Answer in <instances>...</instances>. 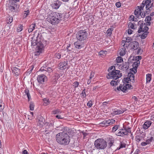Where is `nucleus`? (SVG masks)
I'll return each instance as SVG.
<instances>
[{
  "mask_svg": "<svg viewBox=\"0 0 154 154\" xmlns=\"http://www.w3.org/2000/svg\"><path fill=\"white\" fill-rule=\"evenodd\" d=\"M29 10L24 11L23 12V18H25L28 15H29Z\"/></svg>",
  "mask_w": 154,
  "mask_h": 154,
  "instance_id": "obj_33",
  "label": "nucleus"
},
{
  "mask_svg": "<svg viewBox=\"0 0 154 154\" xmlns=\"http://www.w3.org/2000/svg\"><path fill=\"white\" fill-rule=\"evenodd\" d=\"M43 101L45 104H47L49 103V99L46 98H44L43 99Z\"/></svg>",
  "mask_w": 154,
  "mask_h": 154,
  "instance_id": "obj_59",
  "label": "nucleus"
},
{
  "mask_svg": "<svg viewBox=\"0 0 154 154\" xmlns=\"http://www.w3.org/2000/svg\"><path fill=\"white\" fill-rule=\"evenodd\" d=\"M23 26L22 25H20L17 28V32H21L23 30Z\"/></svg>",
  "mask_w": 154,
  "mask_h": 154,
  "instance_id": "obj_44",
  "label": "nucleus"
},
{
  "mask_svg": "<svg viewBox=\"0 0 154 154\" xmlns=\"http://www.w3.org/2000/svg\"><path fill=\"white\" fill-rule=\"evenodd\" d=\"M52 112L54 114H59L60 112L61 113V112H60L59 110L58 109L54 110Z\"/></svg>",
  "mask_w": 154,
  "mask_h": 154,
  "instance_id": "obj_57",
  "label": "nucleus"
},
{
  "mask_svg": "<svg viewBox=\"0 0 154 154\" xmlns=\"http://www.w3.org/2000/svg\"><path fill=\"white\" fill-rule=\"evenodd\" d=\"M47 67H45L44 66L42 67L40 69V71H41L42 72H43L45 74H46V71Z\"/></svg>",
  "mask_w": 154,
  "mask_h": 154,
  "instance_id": "obj_36",
  "label": "nucleus"
},
{
  "mask_svg": "<svg viewBox=\"0 0 154 154\" xmlns=\"http://www.w3.org/2000/svg\"><path fill=\"white\" fill-rule=\"evenodd\" d=\"M45 122V120L42 117H40L38 119V123L42 125L44 124Z\"/></svg>",
  "mask_w": 154,
  "mask_h": 154,
  "instance_id": "obj_24",
  "label": "nucleus"
},
{
  "mask_svg": "<svg viewBox=\"0 0 154 154\" xmlns=\"http://www.w3.org/2000/svg\"><path fill=\"white\" fill-rule=\"evenodd\" d=\"M19 66H17V67H14L12 68V71L14 73L15 75L17 76L19 75L20 73Z\"/></svg>",
  "mask_w": 154,
  "mask_h": 154,
  "instance_id": "obj_14",
  "label": "nucleus"
},
{
  "mask_svg": "<svg viewBox=\"0 0 154 154\" xmlns=\"http://www.w3.org/2000/svg\"><path fill=\"white\" fill-rule=\"evenodd\" d=\"M141 57L140 56H138L134 57L133 60H135L136 61H137L138 60L139 61V60H141Z\"/></svg>",
  "mask_w": 154,
  "mask_h": 154,
  "instance_id": "obj_39",
  "label": "nucleus"
},
{
  "mask_svg": "<svg viewBox=\"0 0 154 154\" xmlns=\"http://www.w3.org/2000/svg\"><path fill=\"white\" fill-rule=\"evenodd\" d=\"M61 130L63 131V132L60 133H65L66 134H68L69 130V128L66 127H63Z\"/></svg>",
  "mask_w": 154,
  "mask_h": 154,
  "instance_id": "obj_20",
  "label": "nucleus"
},
{
  "mask_svg": "<svg viewBox=\"0 0 154 154\" xmlns=\"http://www.w3.org/2000/svg\"><path fill=\"white\" fill-rule=\"evenodd\" d=\"M85 89H84L82 91V93L81 94V95L82 96L83 98L85 97L86 95V93L85 91Z\"/></svg>",
  "mask_w": 154,
  "mask_h": 154,
  "instance_id": "obj_55",
  "label": "nucleus"
},
{
  "mask_svg": "<svg viewBox=\"0 0 154 154\" xmlns=\"http://www.w3.org/2000/svg\"><path fill=\"white\" fill-rule=\"evenodd\" d=\"M52 71V69L50 67H47V71H46V74H47V72H48V73H50Z\"/></svg>",
  "mask_w": 154,
  "mask_h": 154,
  "instance_id": "obj_61",
  "label": "nucleus"
},
{
  "mask_svg": "<svg viewBox=\"0 0 154 154\" xmlns=\"http://www.w3.org/2000/svg\"><path fill=\"white\" fill-rule=\"evenodd\" d=\"M133 45L132 48L134 50L137 49L139 46V43L136 41L133 42L132 43Z\"/></svg>",
  "mask_w": 154,
  "mask_h": 154,
  "instance_id": "obj_19",
  "label": "nucleus"
},
{
  "mask_svg": "<svg viewBox=\"0 0 154 154\" xmlns=\"http://www.w3.org/2000/svg\"><path fill=\"white\" fill-rule=\"evenodd\" d=\"M151 20V17L149 16H146L145 19V21H150Z\"/></svg>",
  "mask_w": 154,
  "mask_h": 154,
  "instance_id": "obj_58",
  "label": "nucleus"
},
{
  "mask_svg": "<svg viewBox=\"0 0 154 154\" xmlns=\"http://www.w3.org/2000/svg\"><path fill=\"white\" fill-rule=\"evenodd\" d=\"M125 130V131L127 132V135L128 134V133H131V128H126Z\"/></svg>",
  "mask_w": 154,
  "mask_h": 154,
  "instance_id": "obj_63",
  "label": "nucleus"
},
{
  "mask_svg": "<svg viewBox=\"0 0 154 154\" xmlns=\"http://www.w3.org/2000/svg\"><path fill=\"white\" fill-rule=\"evenodd\" d=\"M37 79L38 82L42 84L47 80V78L45 75L41 74L38 75Z\"/></svg>",
  "mask_w": 154,
  "mask_h": 154,
  "instance_id": "obj_8",
  "label": "nucleus"
},
{
  "mask_svg": "<svg viewBox=\"0 0 154 154\" xmlns=\"http://www.w3.org/2000/svg\"><path fill=\"white\" fill-rule=\"evenodd\" d=\"M87 106L89 107H91L92 105V102L91 100L89 101L87 103Z\"/></svg>",
  "mask_w": 154,
  "mask_h": 154,
  "instance_id": "obj_54",
  "label": "nucleus"
},
{
  "mask_svg": "<svg viewBox=\"0 0 154 154\" xmlns=\"http://www.w3.org/2000/svg\"><path fill=\"white\" fill-rule=\"evenodd\" d=\"M128 76L129 78H130V81L132 80V82H134V76L133 74L132 73H128Z\"/></svg>",
  "mask_w": 154,
  "mask_h": 154,
  "instance_id": "obj_23",
  "label": "nucleus"
},
{
  "mask_svg": "<svg viewBox=\"0 0 154 154\" xmlns=\"http://www.w3.org/2000/svg\"><path fill=\"white\" fill-rule=\"evenodd\" d=\"M126 145L125 143H122V142H120V145L119 147H118L117 149L119 150L121 148H125V147Z\"/></svg>",
  "mask_w": 154,
  "mask_h": 154,
  "instance_id": "obj_37",
  "label": "nucleus"
},
{
  "mask_svg": "<svg viewBox=\"0 0 154 154\" xmlns=\"http://www.w3.org/2000/svg\"><path fill=\"white\" fill-rule=\"evenodd\" d=\"M68 62L67 61H64L60 62L59 64V67L60 69H64L66 68L68 69L69 67L68 66Z\"/></svg>",
  "mask_w": 154,
  "mask_h": 154,
  "instance_id": "obj_10",
  "label": "nucleus"
},
{
  "mask_svg": "<svg viewBox=\"0 0 154 154\" xmlns=\"http://www.w3.org/2000/svg\"><path fill=\"white\" fill-rule=\"evenodd\" d=\"M24 93H25V95H27L29 100L31 99V97L29 93V90L27 89H25L24 91Z\"/></svg>",
  "mask_w": 154,
  "mask_h": 154,
  "instance_id": "obj_29",
  "label": "nucleus"
},
{
  "mask_svg": "<svg viewBox=\"0 0 154 154\" xmlns=\"http://www.w3.org/2000/svg\"><path fill=\"white\" fill-rule=\"evenodd\" d=\"M143 21L140 20V21H139L138 22V26H139L140 27L142 25H143V24H144V23H143Z\"/></svg>",
  "mask_w": 154,
  "mask_h": 154,
  "instance_id": "obj_60",
  "label": "nucleus"
},
{
  "mask_svg": "<svg viewBox=\"0 0 154 154\" xmlns=\"http://www.w3.org/2000/svg\"><path fill=\"white\" fill-rule=\"evenodd\" d=\"M126 51V48L124 47L120 49V52H119L120 55L121 56H123L125 54Z\"/></svg>",
  "mask_w": 154,
  "mask_h": 154,
  "instance_id": "obj_22",
  "label": "nucleus"
},
{
  "mask_svg": "<svg viewBox=\"0 0 154 154\" xmlns=\"http://www.w3.org/2000/svg\"><path fill=\"white\" fill-rule=\"evenodd\" d=\"M152 124V122L149 121H146L143 125V128L144 129H146L149 128Z\"/></svg>",
  "mask_w": 154,
  "mask_h": 154,
  "instance_id": "obj_18",
  "label": "nucleus"
},
{
  "mask_svg": "<svg viewBox=\"0 0 154 154\" xmlns=\"http://www.w3.org/2000/svg\"><path fill=\"white\" fill-rule=\"evenodd\" d=\"M119 126L118 125H116L114 126L112 128L113 132H115L119 128Z\"/></svg>",
  "mask_w": 154,
  "mask_h": 154,
  "instance_id": "obj_49",
  "label": "nucleus"
},
{
  "mask_svg": "<svg viewBox=\"0 0 154 154\" xmlns=\"http://www.w3.org/2000/svg\"><path fill=\"white\" fill-rule=\"evenodd\" d=\"M48 128H49L50 129V130H46L45 131H48L49 132H50L51 131V129H52L53 128V124L52 123H50L48 125Z\"/></svg>",
  "mask_w": 154,
  "mask_h": 154,
  "instance_id": "obj_41",
  "label": "nucleus"
},
{
  "mask_svg": "<svg viewBox=\"0 0 154 154\" xmlns=\"http://www.w3.org/2000/svg\"><path fill=\"white\" fill-rule=\"evenodd\" d=\"M55 57L58 59H59L61 57V54L58 53H57L55 55Z\"/></svg>",
  "mask_w": 154,
  "mask_h": 154,
  "instance_id": "obj_53",
  "label": "nucleus"
},
{
  "mask_svg": "<svg viewBox=\"0 0 154 154\" xmlns=\"http://www.w3.org/2000/svg\"><path fill=\"white\" fill-rule=\"evenodd\" d=\"M118 131L117 134L118 136H124L127 135V132L125 129H120Z\"/></svg>",
  "mask_w": 154,
  "mask_h": 154,
  "instance_id": "obj_15",
  "label": "nucleus"
},
{
  "mask_svg": "<svg viewBox=\"0 0 154 154\" xmlns=\"http://www.w3.org/2000/svg\"><path fill=\"white\" fill-rule=\"evenodd\" d=\"M42 51L38 49V50L35 53V55L36 56L40 54V53L42 52Z\"/></svg>",
  "mask_w": 154,
  "mask_h": 154,
  "instance_id": "obj_64",
  "label": "nucleus"
},
{
  "mask_svg": "<svg viewBox=\"0 0 154 154\" xmlns=\"http://www.w3.org/2000/svg\"><path fill=\"white\" fill-rule=\"evenodd\" d=\"M145 0L143 1L142 3L141 4L140 6H138V8L141 10V11L143 10V8L146 5L145 3Z\"/></svg>",
  "mask_w": 154,
  "mask_h": 154,
  "instance_id": "obj_31",
  "label": "nucleus"
},
{
  "mask_svg": "<svg viewBox=\"0 0 154 154\" xmlns=\"http://www.w3.org/2000/svg\"><path fill=\"white\" fill-rule=\"evenodd\" d=\"M38 47V49H39L40 51L41 50L42 51L43 48L44 47V45L41 42H38L37 44Z\"/></svg>",
  "mask_w": 154,
  "mask_h": 154,
  "instance_id": "obj_26",
  "label": "nucleus"
},
{
  "mask_svg": "<svg viewBox=\"0 0 154 154\" xmlns=\"http://www.w3.org/2000/svg\"><path fill=\"white\" fill-rule=\"evenodd\" d=\"M149 32H144V33H143L141 36L140 38L141 39H144L146 37L148 33Z\"/></svg>",
  "mask_w": 154,
  "mask_h": 154,
  "instance_id": "obj_35",
  "label": "nucleus"
},
{
  "mask_svg": "<svg viewBox=\"0 0 154 154\" xmlns=\"http://www.w3.org/2000/svg\"><path fill=\"white\" fill-rule=\"evenodd\" d=\"M35 24H32L31 25L28 29V32L29 33L31 32L35 29Z\"/></svg>",
  "mask_w": 154,
  "mask_h": 154,
  "instance_id": "obj_25",
  "label": "nucleus"
},
{
  "mask_svg": "<svg viewBox=\"0 0 154 154\" xmlns=\"http://www.w3.org/2000/svg\"><path fill=\"white\" fill-rule=\"evenodd\" d=\"M115 122V121L114 119H111V120H108V123L109 125H111L112 124H114Z\"/></svg>",
  "mask_w": 154,
  "mask_h": 154,
  "instance_id": "obj_46",
  "label": "nucleus"
},
{
  "mask_svg": "<svg viewBox=\"0 0 154 154\" xmlns=\"http://www.w3.org/2000/svg\"><path fill=\"white\" fill-rule=\"evenodd\" d=\"M61 3V2L59 0L55 1L51 4V6L53 8L57 9L59 8Z\"/></svg>",
  "mask_w": 154,
  "mask_h": 154,
  "instance_id": "obj_11",
  "label": "nucleus"
},
{
  "mask_svg": "<svg viewBox=\"0 0 154 154\" xmlns=\"http://www.w3.org/2000/svg\"><path fill=\"white\" fill-rule=\"evenodd\" d=\"M34 39V40H31V42L32 45L34 46L38 44V43H37L38 41L37 40L35 39V36L33 37L32 38V40L33 39Z\"/></svg>",
  "mask_w": 154,
  "mask_h": 154,
  "instance_id": "obj_27",
  "label": "nucleus"
},
{
  "mask_svg": "<svg viewBox=\"0 0 154 154\" xmlns=\"http://www.w3.org/2000/svg\"><path fill=\"white\" fill-rule=\"evenodd\" d=\"M95 148L97 149H103L107 146V142L103 139L99 138L95 140L94 143Z\"/></svg>",
  "mask_w": 154,
  "mask_h": 154,
  "instance_id": "obj_4",
  "label": "nucleus"
},
{
  "mask_svg": "<svg viewBox=\"0 0 154 154\" xmlns=\"http://www.w3.org/2000/svg\"><path fill=\"white\" fill-rule=\"evenodd\" d=\"M141 10L138 8L135 10L134 11V14L138 18V17L139 16Z\"/></svg>",
  "mask_w": 154,
  "mask_h": 154,
  "instance_id": "obj_30",
  "label": "nucleus"
},
{
  "mask_svg": "<svg viewBox=\"0 0 154 154\" xmlns=\"http://www.w3.org/2000/svg\"><path fill=\"white\" fill-rule=\"evenodd\" d=\"M132 40V38L131 37H128L126 38L125 43H129Z\"/></svg>",
  "mask_w": 154,
  "mask_h": 154,
  "instance_id": "obj_47",
  "label": "nucleus"
},
{
  "mask_svg": "<svg viewBox=\"0 0 154 154\" xmlns=\"http://www.w3.org/2000/svg\"><path fill=\"white\" fill-rule=\"evenodd\" d=\"M146 5V13L149 14L151 11H152V8L153 6V3L151 2V0H146L145 1Z\"/></svg>",
  "mask_w": 154,
  "mask_h": 154,
  "instance_id": "obj_7",
  "label": "nucleus"
},
{
  "mask_svg": "<svg viewBox=\"0 0 154 154\" xmlns=\"http://www.w3.org/2000/svg\"><path fill=\"white\" fill-rule=\"evenodd\" d=\"M108 146H109V148L111 147L113 145L114 142V140H112V139H110L108 140Z\"/></svg>",
  "mask_w": 154,
  "mask_h": 154,
  "instance_id": "obj_32",
  "label": "nucleus"
},
{
  "mask_svg": "<svg viewBox=\"0 0 154 154\" xmlns=\"http://www.w3.org/2000/svg\"><path fill=\"white\" fill-rule=\"evenodd\" d=\"M123 85L121 84L120 85L119 87H118L117 88V90L119 91L121 90L123 92H125L127 90V88L126 87V85L125 86L124 85Z\"/></svg>",
  "mask_w": 154,
  "mask_h": 154,
  "instance_id": "obj_17",
  "label": "nucleus"
},
{
  "mask_svg": "<svg viewBox=\"0 0 154 154\" xmlns=\"http://www.w3.org/2000/svg\"><path fill=\"white\" fill-rule=\"evenodd\" d=\"M34 105L33 103H31L29 106L30 109L33 111L34 109Z\"/></svg>",
  "mask_w": 154,
  "mask_h": 154,
  "instance_id": "obj_50",
  "label": "nucleus"
},
{
  "mask_svg": "<svg viewBox=\"0 0 154 154\" xmlns=\"http://www.w3.org/2000/svg\"><path fill=\"white\" fill-rule=\"evenodd\" d=\"M116 61L118 63H121L123 61V58L121 57H118L116 59Z\"/></svg>",
  "mask_w": 154,
  "mask_h": 154,
  "instance_id": "obj_38",
  "label": "nucleus"
},
{
  "mask_svg": "<svg viewBox=\"0 0 154 154\" xmlns=\"http://www.w3.org/2000/svg\"><path fill=\"white\" fill-rule=\"evenodd\" d=\"M106 52V51H101L99 52V55L101 56L102 55H103V54H105V53Z\"/></svg>",
  "mask_w": 154,
  "mask_h": 154,
  "instance_id": "obj_56",
  "label": "nucleus"
},
{
  "mask_svg": "<svg viewBox=\"0 0 154 154\" xmlns=\"http://www.w3.org/2000/svg\"><path fill=\"white\" fill-rule=\"evenodd\" d=\"M126 110V109H125L124 110H120L119 109L115 110V109H114V110L113 111V112L112 113L113 115L122 114Z\"/></svg>",
  "mask_w": 154,
  "mask_h": 154,
  "instance_id": "obj_16",
  "label": "nucleus"
},
{
  "mask_svg": "<svg viewBox=\"0 0 154 154\" xmlns=\"http://www.w3.org/2000/svg\"><path fill=\"white\" fill-rule=\"evenodd\" d=\"M140 15L141 16V17L144 18L145 16V13L144 12H142L140 11Z\"/></svg>",
  "mask_w": 154,
  "mask_h": 154,
  "instance_id": "obj_62",
  "label": "nucleus"
},
{
  "mask_svg": "<svg viewBox=\"0 0 154 154\" xmlns=\"http://www.w3.org/2000/svg\"><path fill=\"white\" fill-rule=\"evenodd\" d=\"M148 27L146 26L145 23H144L143 25H142L139 28L138 32V33H140L141 32H148Z\"/></svg>",
  "mask_w": 154,
  "mask_h": 154,
  "instance_id": "obj_9",
  "label": "nucleus"
},
{
  "mask_svg": "<svg viewBox=\"0 0 154 154\" xmlns=\"http://www.w3.org/2000/svg\"><path fill=\"white\" fill-rule=\"evenodd\" d=\"M112 30L111 28H109L108 29L106 32L107 34L109 36H111L112 34Z\"/></svg>",
  "mask_w": 154,
  "mask_h": 154,
  "instance_id": "obj_42",
  "label": "nucleus"
},
{
  "mask_svg": "<svg viewBox=\"0 0 154 154\" xmlns=\"http://www.w3.org/2000/svg\"><path fill=\"white\" fill-rule=\"evenodd\" d=\"M119 82L118 81V80H117V81H116L114 80H112L110 83V84L112 86H114V85H117V82Z\"/></svg>",
  "mask_w": 154,
  "mask_h": 154,
  "instance_id": "obj_43",
  "label": "nucleus"
},
{
  "mask_svg": "<svg viewBox=\"0 0 154 154\" xmlns=\"http://www.w3.org/2000/svg\"><path fill=\"white\" fill-rule=\"evenodd\" d=\"M56 138L58 143L64 146L69 144L70 140V137L68 134L58 133Z\"/></svg>",
  "mask_w": 154,
  "mask_h": 154,
  "instance_id": "obj_2",
  "label": "nucleus"
},
{
  "mask_svg": "<svg viewBox=\"0 0 154 154\" xmlns=\"http://www.w3.org/2000/svg\"><path fill=\"white\" fill-rule=\"evenodd\" d=\"M135 140L138 142H139L142 139L140 136L139 135H137L135 137Z\"/></svg>",
  "mask_w": 154,
  "mask_h": 154,
  "instance_id": "obj_51",
  "label": "nucleus"
},
{
  "mask_svg": "<svg viewBox=\"0 0 154 154\" xmlns=\"http://www.w3.org/2000/svg\"><path fill=\"white\" fill-rule=\"evenodd\" d=\"M20 0H9L8 7L9 9L12 12H17L19 7L17 3Z\"/></svg>",
  "mask_w": 154,
  "mask_h": 154,
  "instance_id": "obj_5",
  "label": "nucleus"
},
{
  "mask_svg": "<svg viewBox=\"0 0 154 154\" xmlns=\"http://www.w3.org/2000/svg\"><path fill=\"white\" fill-rule=\"evenodd\" d=\"M140 64V61L138 60L137 61L135 62L133 64L132 66L133 67V69H134V70L133 71L132 70V71H133L134 73H135L137 72V68L138 66Z\"/></svg>",
  "mask_w": 154,
  "mask_h": 154,
  "instance_id": "obj_13",
  "label": "nucleus"
},
{
  "mask_svg": "<svg viewBox=\"0 0 154 154\" xmlns=\"http://www.w3.org/2000/svg\"><path fill=\"white\" fill-rule=\"evenodd\" d=\"M128 27L129 28L133 29L134 28V25L132 23L130 22L128 23Z\"/></svg>",
  "mask_w": 154,
  "mask_h": 154,
  "instance_id": "obj_52",
  "label": "nucleus"
},
{
  "mask_svg": "<svg viewBox=\"0 0 154 154\" xmlns=\"http://www.w3.org/2000/svg\"><path fill=\"white\" fill-rule=\"evenodd\" d=\"M46 20L52 25L58 24L62 20L63 14L50 11L48 14Z\"/></svg>",
  "mask_w": 154,
  "mask_h": 154,
  "instance_id": "obj_1",
  "label": "nucleus"
},
{
  "mask_svg": "<svg viewBox=\"0 0 154 154\" xmlns=\"http://www.w3.org/2000/svg\"><path fill=\"white\" fill-rule=\"evenodd\" d=\"M74 44L75 48H77L80 49L83 47V42L79 40L75 42Z\"/></svg>",
  "mask_w": 154,
  "mask_h": 154,
  "instance_id": "obj_12",
  "label": "nucleus"
},
{
  "mask_svg": "<svg viewBox=\"0 0 154 154\" xmlns=\"http://www.w3.org/2000/svg\"><path fill=\"white\" fill-rule=\"evenodd\" d=\"M113 69L111 72H109L106 76V78L108 79H112L114 80H116L120 78L122 74L120 72V71L119 70H115V67L112 66L110 67L108 69V71L109 70Z\"/></svg>",
  "mask_w": 154,
  "mask_h": 154,
  "instance_id": "obj_3",
  "label": "nucleus"
},
{
  "mask_svg": "<svg viewBox=\"0 0 154 154\" xmlns=\"http://www.w3.org/2000/svg\"><path fill=\"white\" fill-rule=\"evenodd\" d=\"M7 20L8 23H11L13 21V17L12 16H9L7 18Z\"/></svg>",
  "mask_w": 154,
  "mask_h": 154,
  "instance_id": "obj_40",
  "label": "nucleus"
},
{
  "mask_svg": "<svg viewBox=\"0 0 154 154\" xmlns=\"http://www.w3.org/2000/svg\"><path fill=\"white\" fill-rule=\"evenodd\" d=\"M152 75L150 74H148L146 75V81L147 83L149 82L151 79Z\"/></svg>",
  "mask_w": 154,
  "mask_h": 154,
  "instance_id": "obj_28",
  "label": "nucleus"
},
{
  "mask_svg": "<svg viewBox=\"0 0 154 154\" xmlns=\"http://www.w3.org/2000/svg\"><path fill=\"white\" fill-rule=\"evenodd\" d=\"M153 140V137H151L150 138L147 139V140L146 141V142L148 144H149Z\"/></svg>",
  "mask_w": 154,
  "mask_h": 154,
  "instance_id": "obj_45",
  "label": "nucleus"
},
{
  "mask_svg": "<svg viewBox=\"0 0 154 154\" xmlns=\"http://www.w3.org/2000/svg\"><path fill=\"white\" fill-rule=\"evenodd\" d=\"M88 33L85 30L79 31L76 34V38L78 40L82 42L85 40L88 37Z\"/></svg>",
  "mask_w": 154,
  "mask_h": 154,
  "instance_id": "obj_6",
  "label": "nucleus"
},
{
  "mask_svg": "<svg viewBox=\"0 0 154 154\" xmlns=\"http://www.w3.org/2000/svg\"><path fill=\"white\" fill-rule=\"evenodd\" d=\"M66 49L67 51L69 53L72 52V48L71 47V45L70 44H69L66 47Z\"/></svg>",
  "mask_w": 154,
  "mask_h": 154,
  "instance_id": "obj_34",
  "label": "nucleus"
},
{
  "mask_svg": "<svg viewBox=\"0 0 154 154\" xmlns=\"http://www.w3.org/2000/svg\"><path fill=\"white\" fill-rule=\"evenodd\" d=\"M108 123V120H105L102 122L100 124L104 125H105L106 126H108L109 125Z\"/></svg>",
  "mask_w": 154,
  "mask_h": 154,
  "instance_id": "obj_48",
  "label": "nucleus"
},
{
  "mask_svg": "<svg viewBox=\"0 0 154 154\" xmlns=\"http://www.w3.org/2000/svg\"><path fill=\"white\" fill-rule=\"evenodd\" d=\"M129 63L128 62H125V64L122 66V69H123L124 70H127L129 67Z\"/></svg>",
  "mask_w": 154,
  "mask_h": 154,
  "instance_id": "obj_21",
  "label": "nucleus"
}]
</instances>
